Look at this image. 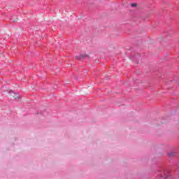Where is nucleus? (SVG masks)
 <instances>
[{"label":"nucleus","mask_w":179,"mask_h":179,"mask_svg":"<svg viewBox=\"0 0 179 179\" xmlns=\"http://www.w3.org/2000/svg\"><path fill=\"white\" fill-rule=\"evenodd\" d=\"M131 6L132 8H135V7L137 6V4H136V3H131Z\"/></svg>","instance_id":"obj_3"},{"label":"nucleus","mask_w":179,"mask_h":179,"mask_svg":"<svg viewBox=\"0 0 179 179\" xmlns=\"http://www.w3.org/2000/svg\"><path fill=\"white\" fill-rule=\"evenodd\" d=\"M12 21L13 22H17V20L16 19V20H13V18H12Z\"/></svg>","instance_id":"obj_5"},{"label":"nucleus","mask_w":179,"mask_h":179,"mask_svg":"<svg viewBox=\"0 0 179 179\" xmlns=\"http://www.w3.org/2000/svg\"><path fill=\"white\" fill-rule=\"evenodd\" d=\"M169 155L170 156V157H171L177 156V153L171 152H169Z\"/></svg>","instance_id":"obj_2"},{"label":"nucleus","mask_w":179,"mask_h":179,"mask_svg":"<svg viewBox=\"0 0 179 179\" xmlns=\"http://www.w3.org/2000/svg\"><path fill=\"white\" fill-rule=\"evenodd\" d=\"M83 57H85V56L81 55V56H80L79 57H77V59H80V58H83Z\"/></svg>","instance_id":"obj_4"},{"label":"nucleus","mask_w":179,"mask_h":179,"mask_svg":"<svg viewBox=\"0 0 179 179\" xmlns=\"http://www.w3.org/2000/svg\"><path fill=\"white\" fill-rule=\"evenodd\" d=\"M10 96L11 97H13V99H15V100H19V99H20V95H19V94L15 93L13 92H10Z\"/></svg>","instance_id":"obj_1"}]
</instances>
